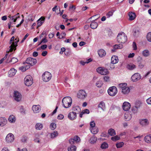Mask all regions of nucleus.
Segmentation results:
<instances>
[{"label":"nucleus","mask_w":151,"mask_h":151,"mask_svg":"<svg viewBox=\"0 0 151 151\" xmlns=\"http://www.w3.org/2000/svg\"><path fill=\"white\" fill-rule=\"evenodd\" d=\"M62 102L64 107L67 108L70 106L72 103V99L69 96L65 97L63 99Z\"/></svg>","instance_id":"obj_1"},{"label":"nucleus","mask_w":151,"mask_h":151,"mask_svg":"<svg viewBox=\"0 0 151 151\" xmlns=\"http://www.w3.org/2000/svg\"><path fill=\"white\" fill-rule=\"evenodd\" d=\"M127 40V36L123 32L119 33L117 37V40L119 43H124Z\"/></svg>","instance_id":"obj_2"},{"label":"nucleus","mask_w":151,"mask_h":151,"mask_svg":"<svg viewBox=\"0 0 151 151\" xmlns=\"http://www.w3.org/2000/svg\"><path fill=\"white\" fill-rule=\"evenodd\" d=\"M15 37L14 36H12L11 39L10 41V43H12L11 45L9 46L10 49L8 52L7 51V52H12L14 48L16 47L17 46V43L18 42H19V40H17V39H16L15 40L16 41H14Z\"/></svg>","instance_id":"obj_3"},{"label":"nucleus","mask_w":151,"mask_h":151,"mask_svg":"<svg viewBox=\"0 0 151 151\" xmlns=\"http://www.w3.org/2000/svg\"><path fill=\"white\" fill-rule=\"evenodd\" d=\"M117 88L114 86L110 87L108 90V93L111 96H114L117 93Z\"/></svg>","instance_id":"obj_4"},{"label":"nucleus","mask_w":151,"mask_h":151,"mask_svg":"<svg viewBox=\"0 0 151 151\" xmlns=\"http://www.w3.org/2000/svg\"><path fill=\"white\" fill-rule=\"evenodd\" d=\"M52 76V75L50 73L45 72L42 75V79L45 82H48L51 79Z\"/></svg>","instance_id":"obj_5"},{"label":"nucleus","mask_w":151,"mask_h":151,"mask_svg":"<svg viewBox=\"0 0 151 151\" xmlns=\"http://www.w3.org/2000/svg\"><path fill=\"white\" fill-rule=\"evenodd\" d=\"M87 96V93L84 90H80L77 94V97L81 100L84 99Z\"/></svg>","instance_id":"obj_6"},{"label":"nucleus","mask_w":151,"mask_h":151,"mask_svg":"<svg viewBox=\"0 0 151 151\" xmlns=\"http://www.w3.org/2000/svg\"><path fill=\"white\" fill-rule=\"evenodd\" d=\"M25 84L27 86H31L33 83L32 77L30 75L26 76L24 79Z\"/></svg>","instance_id":"obj_7"},{"label":"nucleus","mask_w":151,"mask_h":151,"mask_svg":"<svg viewBox=\"0 0 151 151\" xmlns=\"http://www.w3.org/2000/svg\"><path fill=\"white\" fill-rule=\"evenodd\" d=\"M96 71L98 73L102 75H106L109 73L107 69L101 67L97 68Z\"/></svg>","instance_id":"obj_8"},{"label":"nucleus","mask_w":151,"mask_h":151,"mask_svg":"<svg viewBox=\"0 0 151 151\" xmlns=\"http://www.w3.org/2000/svg\"><path fill=\"white\" fill-rule=\"evenodd\" d=\"M13 96L14 99L17 101H20L22 100V95L21 93L18 91H14Z\"/></svg>","instance_id":"obj_9"},{"label":"nucleus","mask_w":151,"mask_h":151,"mask_svg":"<svg viewBox=\"0 0 151 151\" xmlns=\"http://www.w3.org/2000/svg\"><path fill=\"white\" fill-rule=\"evenodd\" d=\"M37 62V61L36 59L29 57L27 58L25 63L31 66H33Z\"/></svg>","instance_id":"obj_10"},{"label":"nucleus","mask_w":151,"mask_h":151,"mask_svg":"<svg viewBox=\"0 0 151 151\" xmlns=\"http://www.w3.org/2000/svg\"><path fill=\"white\" fill-rule=\"evenodd\" d=\"M141 78L140 74L136 73L133 74L131 77L132 80L133 82H136L139 80Z\"/></svg>","instance_id":"obj_11"},{"label":"nucleus","mask_w":151,"mask_h":151,"mask_svg":"<svg viewBox=\"0 0 151 151\" xmlns=\"http://www.w3.org/2000/svg\"><path fill=\"white\" fill-rule=\"evenodd\" d=\"M6 141L8 143H11L13 141L14 139V137L13 134L9 133L8 134L6 138Z\"/></svg>","instance_id":"obj_12"},{"label":"nucleus","mask_w":151,"mask_h":151,"mask_svg":"<svg viewBox=\"0 0 151 151\" xmlns=\"http://www.w3.org/2000/svg\"><path fill=\"white\" fill-rule=\"evenodd\" d=\"M122 107L124 110L128 111L131 107L130 104L128 102H124L123 104Z\"/></svg>","instance_id":"obj_13"},{"label":"nucleus","mask_w":151,"mask_h":151,"mask_svg":"<svg viewBox=\"0 0 151 151\" xmlns=\"http://www.w3.org/2000/svg\"><path fill=\"white\" fill-rule=\"evenodd\" d=\"M32 110L35 113H37L41 110L40 106L38 105H33L32 107Z\"/></svg>","instance_id":"obj_14"},{"label":"nucleus","mask_w":151,"mask_h":151,"mask_svg":"<svg viewBox=\"0 0 151 151\" xmlns=\"http://www.w3.org/2000/svg\"><path fill=\"white\" fill-rule=\"evenodd\" d=\"M139 123L141 125L144 126L148 125L149 122L147 119H142L139 120Z\"/></svg>","instance_id":"obj_15"},{"label":"nucleus","mask_w":151,"mask_h":151,"mask_svg":"<svg viewBox=\"0 0 151 151\" xmlns=\"http://www.w3.org/2000/svg\"><path fill=\"white\" fill-rule=\"evenodd\" d=\"M77 116L76 114L73 112H70L68 115V118L71 120H73L76 119Z\"/></svg>","instance_id":"obj_16"},{"label":"nucleus","mask_w":151,"mask_h":151,"mask_svg":"<svg viewBox=\"0 0 151 151\" xmlns=\"http://www.w3.org/2000/svg\"><path fill=\"white\" fill-rule=\"evenodd\" d=\"M130 89L128 87H127L122 90V93L124 95H128L130 92Z\"/></svg>","instance_id":"obj_17"},{"label":"nucleus","mask_w":151,"mask_h":151,"mask_svg":"<svg viewBox=\"0 0 151 151\" xmlns=\"http://www.w3.org/2000/svg\"><path fill=\"white\" fill-rule=\"evenodd\" d=\"M132 117V115L129 113L127 112L124 115V119L125 121L130 120Z\"/></svg>","instance_id":"obj_18"},{"label":"nucleus","mask_w":151,"mask_h":151,"mask_svg":"<svg viewBox=\"0 0 151 151\" xmlns=\"http://www.w3.org/2000/svg\"><path fill=\"white\" fill-rule=\"evenodd\" d=\"M123 48V45L122 44L115 45L113 46V49L111 50L112 52L115 51V50L118 49H121Z\"/></svg>","instance_id":"obj_19"},{"label":"nucleus","mask_w":151,"mask_h":151,"mask_svg":"<svg viewBox=\"0 0 151 151\" xmlns=\"http://www.w3.org/2000/svg\"><path fill=\"white\" fill-rule=\"evenodd\" d=\"M7 122V120L4 118L0 117V126H3L6 125Z\"/></svg>","instance_id":"obj_20"},{"label":"nucleus","mask_w":151,"mask_h":151,"mask_svg":"<svg viewBox=\"0 0 151 151\" xmlns=\"http://www.w3.org/2000/svg\"><path fill=\"white\" fill-rule=\"evenodd\" d=\"M111 62L112 64H115L119 61L118 57L116 56H113L111 58Z\"/></svg>","instance_id":"obj_21"},{"label":"nucleus","mask_w":151,"mask_h":151,"mask_svg":"<svg viewBox=\"0 0 151 151\" xmlns=\"http://www.w3.org/2000/svg\"><path fill=\"white\" fill-rule=\"evenodd\" d=\"M73 110L74 113L76 114H78L81 112V110L80 107L78 106H76L73 107Z\"/></svg>","instance_id":"obj_22"},{"label":"nucleus","mask_w":151,"mask_h":151,"mask_svg":"<svg viewBox=\"0 0 151 151\" xmlns=\"http://www.w3.org/2000/svg\"><path fill=\"white\" fill-rule=\"evenodd\" d=\"M142 54L143 56L145 57H149L150 55V51L147 50L145 49L143 50L142 52Z\"/></svg>","instance_id":"obj_23"},{"label":"nucleus","mask_w":151,"mask_h":151,"mask_svg":"<svg viewBox=\"0 0 151 151\" xmlns=\"http://www.w3.org/2000/svg\"><path fill=\"white\" fill-rule=\"evenodd\" d=\"M17 70L14 68H11L8 72V75L10 77H12L15 74Z\"/></svg>","instance_id":"obj_24"},{"label":"nucleus","mask_w":151,"mask_h":151,"mask_svg":"<svg viewBox=\"0 0 151 151\" xmlns=\"http://www.w3.org/2000/svg\"><path fill=\"white\" fill-rule=\"evenodd\" d=\"M129 20L130 21H132L136 17V15L135 13L130 12L129 14Z\"/></svg>","instance_id":"obj_25"},{"label":"nucleus","mask_w":151,"mask_h":151,"mask_svg":"<svg viewBox=\"0 0 151 151\" xmlns=\"http://www.w3.org/2000/svg\"><path fill=\"white\" fill-rule=\"evenodd\" d=\"M99 55L101 57L105 56L106 54L105 51L103 49H100L98 51Z\"/></svg>","instance_id":"obj_26"},{"label":"nucleus","mask_w":151,"mask_h":151,"mask_svg":"<svg viewBox=\"0 0 151 151\" xmlns=\"http://www.w3.org/2000/svg\"><path fill=\"white\" fill-rule=\"evenodd\" d=\"M10 18V22L12 23L13 22H16L17 19L19 18V16H18V17L16 16V15H15L14 16H12L11 17H9Z\"/></svg>","instance_id":"obj_27"},{"label":"nucleus","mask_w":151,"mask_h":151,"mask_svg":"<svg viewBox=\"0 0 151 151\" xmlns=\"http://www.w3.org/2000/svg\"><path fill=\"white\" fill-rule=\"evenodd\" d=\"M145 141L147 143H150L151 142V135H149L146 136L144 139Z\"/></svg>","instance_id":"obj_28"},{"label":"nucleus","mask_w":151,"mask_h":151,"mask_svg":"<svg viewBox=\"0 0 151 151\" xmlns=\"http://www.w3.org/2000/svg\"><path fill=\"white\" fill-rule=\"evenodd\" d=\"M43 125L42 124L38 123H37L35 125V128L37 130H40L43 128Z\"/></svg>","instance_id":"obj_29"},{"label":"nucleus","mask_w":151,"mask_h":151,"mask_svg":"<svg viewBox=\"0 0 151 151\" xmlns=\"http://www.w3.org/2000/svg\"><path fill=\"white\" fill-rule=\"evenodd\" d=\"M18 61V60L16 58H13L11 59V60H9V58L7 60L6 62V63H8L11 62L12 64H14Z\"/></svg>","instance_id":"obj_30"},{"label":"nucleus","mask_w":151,"mask_h":151,"mask_svg":"<svg viewBox=\"0 0 151 151\" xmlns=\"http://www.w3.org/2000/svg\"><path fill=\"white\" fill-rule=\"evenodd\" d=\"M108 133L110 136H113L116 134V133L114 130L113 129H110L108 130Z\"/></svg>","instance_id":"obj_31"},{"label":"nucleus","mask_w":151,"mask_h":151,"mask_svg":"<svg viewBox=\"0 0 151 151\" xmlns=\"http://www.w3.org/2000/svg\"><path fill=\"white\" fill-rule=\"evenodd\" d=\"M97 26L98 24L97 22H94V21H93L90 24L91 27L93 29H96Z\"/></svg>","instance_id":"obj_32"},{"label":"nucleus","mask_w":151,"mask_h":151,"mask_svg":"<svg viewBox=\"0 0 151 151\" xmlns=\"http://www.w3.org/2000/svg\"><path fill=\"white\" fill-rule=\"evenodd\" d=\"M127 68L129 70H132L136 68V66L133 63H131L127 65Z\"/></svg>","instance_id":"obj_33"},{"label":"nucleus","mask_w":151,"mask_h":151,"mask_svg":"<svg viewBox=\"0 0 151 151\" xmlns=\"http://www.w3.org/2000/svg\"><path fill=\"white\" fill-rule=\"evenodd\" d=\"M8 121L11 123H14L16 121L15 117L14 115H11L9 117Z\"/></svg>","instance_id":"obj_34"},{"label":"nucleus","mask_w":151,"mask_h":151,"mask_svg":"<svg viewBox=\"0 0 151 151\" xmlns=\"http://www.w3.org/2000/svg\"><path fill=\"white\" fill-rule=\"evenodd\" d=\"M98 107L99 108H101L103 110H104L105 109V103L103 101L101 102L99 104Z\"/></svg>","instance_id":"obj_35"},{"label":"nucleus","mask_w":151,"mask_h":151,"mask_svg":"<svg viewBox=\"0 0 151 151\" xmlns=\"http://www.w3.org/2000/svg\"><path fill=\"white\" fill-rule=\"evenodd\" d=\"M90 130L91 132L93 134H96L98 132V129L97 127L90 128Z\"/></svg>","instance_id":"obj_36"},{"label":"nucleus","mask_w":151,"mask_h":151,"mask_svg":"<svg viewBox=\"0 0 151 151\" xmlns=\"http://www.w3.org/2000/svg\"><path fill=\"white\" fill-rule=\"evenodd\" d=\"M58 135V133L57 131H54L50 134V137L51 138L56 137Z\"/></svg>","instance_id":"obj_37"},{"label":"nucleus","mask_w":151,"mask_h":151,"mask_svg":"<svg viewBox=\"0 0 151 151\" xmlns=\"http://www.w3.org/2000/svg\"><path fill=\"white\" fill-rule=\"evenodd\" d=\"M97 140V138L93 136L90 138V142L91 144H93L95 143L96 142Z\"/></svg>","instance_id":"obj_38"},{"label":"nucleus","mask_w":151,"mask_h":151,"mask_svg":"<svg viewBox=\"0 0 151 151\" xmlns=\"http://www.w3.org/2000/svg\"><path fill=\"white\" fill-rule=\"evenodd\" d=\"M29 68L30 66L29 65L24 66L20 67L19 69L20 70H21L22 71L24 72L29 69Z\"/></svg>","instance_id":"obj_39"},{"label":"nucleus","mask_w":151,"mask_h":151,"mask_svg":"<svg viewBox=\"0 0 151 151\" xmlns=\"http://www.w3.org/2000/svg\"><path fill=\"white\" fill-rule=\"evenodd\" d=\"M41 19H42V20L40 22H38L37 23V27H39L40 26H41L42 24L44 22V20L45 18H42V17H41L38 20V21L39 22V21H40Z\"/></svg>","instance_id":"obj_40"},{"label":"nucleus","mask_w":151,"mask_h":151,"mask_svg":"<svg viewBox=\"0 0 151 151\" xmlns=\"http://www.w3.org/2000/svg\"><path fill=\"white\" fill-rule=\"evenodd\" d=\"M76 147L74 145H72L68 148V151H76Z\"/></svg>","instance_id":"obj_41"},{"label":"nucleus","mask_w":151,"mask_h":151,"mask_svg":"<svg viewBox=\"0 0 151 151\" xmlns=\"http://www.w3.org/2000/svg\"><path fill=\"white\" fill-rule=\"evenodd\" d=\"M142 104V103L141 101H137L135 103V106H134L139 109Z\"/></svg>","instance_id":"obj_42"},{"label":"nucleus","mask_w":151,"mask_h":151,"mask_svg":"<svg viewBox=\"0 0 151 151\" xmlns=\"http://www.w3.org/2000/svg\"><path fill=\"white\" fill-rule=\"evenodd\" d=\"M108 145L107 143L106 142H104L101 145V147L102 149H105L107 148Z\"/></svg>","instance_id":"obj_43"},{"label":"nucleus","mask_w":151,"mask_h":151,"mask_svg":"<svg viewBox=\"0 0 151 151\" xmlns=\"http://www.w3.org/2000/svg\"><path fill=\"white\" fill-rule=\"evenodd\" d=\"M91 61H92V59L91 58H89L86 61H81L80 62V63L82 65H84L85 64L88 63Z\"/></svg>","instance_id":"obj_44"},{"label":"nucleus","mask_w":151,"mask_h":151,"mask_svg":"<svg viewBox=\"0 0 151 151\" xmlns=\"http://www.w3.org/2000/svg\"><path fill=\"white\" fill-rule=\"evenodd\" d=\"M127 84L126 83H121L119 85V87L122 90V88L127 87Z\"/></svg>","instance_id":"obj_45"},{"label":"nucleus","mask_w":151,"mask_h":151,"mask_svg":"<svg viewBox=\"0 0 151 151\" xmlns=\"http://www.w3.org/2000/svg\"><path fill=\"white\" fill-rule=\"evenodd\" d=\"M139 109L134 106L132 108V111L134 114L137 113Z\"/></svg>","instance_id":"obj_46"},{"label":"nucleus","mask_w":151,"mask_h":151,"mask_svg":"<svg viewBox=\"0 0 151 151\" xmlns=\"http://www.w3.org/2000/svg\"><path fill=\"white\" fill-rule=\"evenodd\" d=\"M120 139V137L117 135H116L111 137V139L114 141H116Z\"/></svg>","instance_id":"obj_47"},{"label":"nucleus","mask_w":151,"mask_h":151,"mask_svg":"<svg viewBox=\"0 0 151 151\" xmlns=\"http://www.w3.org/2000/svg\"><path fill=\"white\" fill-rule=\"evenodd\" d=\"M147 38L148 41L151 42V32H149L147 34Z\"/></svg>","instance_id":"obj_48"},{"label":"nucleus","mask_w":151,"mask_h":151,"mask_svg":"<svg viewBox=\"0 0 151 151\" xmlns=\"http://www.w3.org/2000/svg\"><path fill=\"white\" fill-rule=\"evenodd\" d=\"M73 139L74 141L77 142H79L81 141L80 138L78 136H75L74 137Z\"/></svg>","instance_id":"obj_49"},{"label":"nucleus","mask_w":151,"mask_h":151,"mask_svg":"<svg viewBox=\"0 0 151 151\" xmlns=\"http://www.w3.org/2000/svg\"><path fill=\"white\" fill-rule=\"evenodd\" d=\"M56 127V124L55 123L51 124L50 125V128L52 130H54Z\"/></svg>","instance_id":"obj_50"},{"label":"nucleus","mask_w":151,"mask_h":151,"mask_svg":"<svg viewBox=\"0 0 151 151\" xmlns=\"http://www.w3.org/2000/svg\"><path fill=\"white\" fill-rule=\"evenodd\" d=\"M102 82L101 81H97L96 83V86L98 87H101L102 85Z\"/></svg>","instance_id":"obj_51"},{"label":"nucleus","mask_w":151,"mask_h":151,"mask_svg":"<svg viewBox=\"0 0 151 151\" xmlns=\"http://www.w3.org/2000/svg\"><path fill=\"white\" fill-rule=\"evenodd\" d=\"M27 139V137L26 136H23L21 139V141L23 143H25L26 142Z\"/></svg>","instance_id":"obj_52"},{"label":"nucleus","mask_w":151,"mask_h":151,"mask_svg":"<svg viewBox=\"0 0 151 151\" xmlns=\"http://www.w3.org/2000/svg\"><path fill=\"white\" fill-rule=\"evenodd\" d=\"M113 11H111L108 12L106 14L107 17V18H109L111 16L113 15Z\"/></svg>","instance_id":"obj_53"},{"label":"nucleus","mask_w":151,"mask_h":151,"mask_svg":"<svg viewBox=\"0 0 151 151\" xmlns=\"http://www.w3.org/2000/svg\"><path fill=\"white\" fill-rule=\"evenodd\" d=\"M95 125V123L94 121H92L90 123V128L96 127Z\"/></svg>","instance_id":"obj_54"},{"label":"nucleus","mask_w":151,"mask_h":151,"mask_svg":"<svg viewBox=\"0 0 151 151\" xmlns=\"http://www.w3.org/2000/svg\"><path fill=\"white\" fill-rule=\"evenodd\" d=\"M124 145V143L123 142H120L117 143L116 144V146L117 148H120L122 147Z\"/></svg>","instance_id":"obj_55"},{"label":"nucleus","mask_w":151,"mask_h":151,"mask_svg":"<svg viewBox=\"0 0 151 151\" xmlns=\"http://www.w3.org/2000/svg\"><path fill=\"white\" fill-rule=\"evenodd\" d=\"M64 118V116L62 114H59L58 116V119H62Z\"/></svg>","instance_id":"obj_56"},{"label":"nucleus","mask_w":151,"mask_h":151,"mask_svg":"<svg viewBox=\"0 0 151 151\" xmlns=\"http://www.w3.org/2000/svg\"><path fill=\"white\" fill-rule=\"evenodd\" d=\"M146 102L148 104L151 105V97L147 99Z\"/></svg>","instance_id":"obj_57"},{"label":"nucleus","mask_w":151,"mask_h":151,"mask_svg":"<svg viewBox=\"0 0 151 151\" xmlns=\"http://www.w3.org/2000/svg\"><path fill=\"white\" fill-rule=\"evenodd\" d=\"M19 108L20 111L21 113H24V111L23 107L22 106H19Z\"/></svg>","instance_id":"obj_58"},{"label":"nucleus","mask_w":151,"mask_h":151,"mask_svg":"<svg viewBox=\"0 0 151 151\" xmlns=\"http://www.w3.org/2000/svg\"><path fill=\"white\" fill-rule=\"evenodd\" d=\"M133 47L134 48V50H136L137 49V46L136 43L134 42H133Z\"/></svg>","instance_id":"obj_59"},{"label":"nucleus","mask_w":151,"mask_h":151,"mask_svg":"<svg viewBox=\"0 0 151 151\" xmlns=\"http://www.w3.org/2000/svg\"><path fill=\"white\" fill-rule=\"evenodd\" d=\"M84 114H88L89 113V111L88 109H86L82 111Z\"/></svg>","instance_id":"obj_60"},{"label":"nucleus","mask_w":151,"mask_h":151,"mask_svg":"<svg viewBox=\"0 0 151 151\" xmlns=\"http://www.w3.org/2000/svg\"><path fill=\"white\" fill-rule=\"evenodd\" d=\"M70 51L69 50H68L65 52V54L66 56H68L70 55Z\"/></svg>","instance_id":"obj_61"},{"label":"nucleus","mask_w":151,"mask_h":151,"mask_svg":"<svg viewBox=\"0 0 151 151\" xmlns=\"http://www.w3.org/2000/svg\"><path fill=\"white\" fill-rule=\"evenodd\" d=\"M29 34H27L24 37V38L22 39V41H21V43H22L24 42V40L27 38V37L29 36Z\"/></svg>","instance_id":"obj_62"},{"label":"nucleus","mask_w":151,"mask_h":151,"mask_svg":"<svg viewBox=\"0 0 151 151\" xmlns=\"http://www.w3.org/2000/svg\"><path fill=\"white\" fill-rule=\"evenodd\" d=\"M47 47V45H44L41 46V48L42 50H45Z\"/></svg>","instance_id":"obj_63"},{"label":"nucleus","mask_w":151,"mask_h":151,"mask_svg":"<svg viewBox=\"0 0 151 151\" xmlns=\"http://www.w3.org/2000/svg\"><path fill=\"white\" fill-rule=\"evenodd\" d=\"M65 49L64 47L61 48L60 51V53L62 54L63 53V52L65 51Z\"/></svg>","instance_id":"obj_64"}]
</instances>
